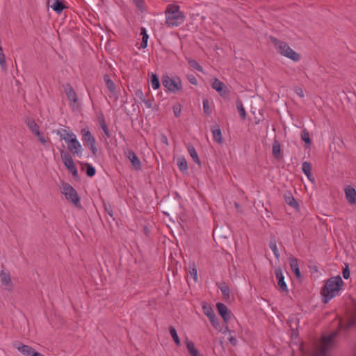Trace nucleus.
<instances>
[{"mask_svg": "<svg viewBox=\"0 0 356 356\" xmlns=\"http://www.w3.org/2000/svg\"><path fill=\"white\" fill-rule=\"evenodd\" d=\"M173 113L176 117H179L181 113V106L179 104H176L173 106Z\"/></svg>", "mask_w": 356, "mask_h": 356, "instance_id": "41", "label": "nucleus"}, {"mask_svg": "<svg viewBox=\"0 0 356 356\" xmlns=\"http://www.w3.org/2000/svg\"><path fill=\"white\" fill-rule=\"evenodd\" d=\"M177 164L181 172H185L188 170L187 161L184 157H179L177 161Z\"/></svg>", "mask_w": 356, "mask_h": 356, "instance_id": "25", "label": "nucleus"}, {"mask_svg": "<svg viewBox=\"0 0 356 356\" xmlns=\"http://www.w3.org/2000/svg\"><path fill=\"white\" fill-rule=\"evenodd\" d=\"M162 83L168 91L172 93H177L183 88L181 80L179 76L170 77L169 76H163Z\"/></svg>", "mask_w": 356, "mask_h": 356, "instance_id": "6", "label": "nucleus"}, {"mask_svg": "<svg viewBox=\"0 0 356 356\" xmlns=\"http://www.w3.org/2000/svg\"><path fill=\"white\" fill-rule=\"evenodd\" d=\"M202 104H203L204 112L207 115H209L211 114V109H210L209 102L208 99H204Z\"/></svg>", "mask_w": 356, "mask_h": 356, "instance_id": "39", "label": "nucleus"}, {"mask_svg": "<svg viewBox=\"0 0 356 356\" xmlns=\"http://www.w3.org/2000/svg\"><path fill=\"white\" fill-rule=\"evenodd\" d=\"M106 210L108 213V214L111 216V217H113V211L111 208H107L106 207Z\"/></svg>", "mask_w": 356, "mask_h": 356, "instance_id": "51", "label": "nucleus"}, {"mask_svg": "<svg viewBox=\"0 0 356 356\" xmlns=\"http://www.w3.org/2000/svg\"><path fill=\"white\" fill-rule=\"evenodd\" d=\"M189 353L191 354V356H202V355L200 354L199 351L196 348L190 351Z\"/></svg>", "mask_w": 356, "mask_h": 356, "instance_id": "49", "label": "nucleus"}, {"mask_svg": "<svg viewBox=\"0 0 356 356\" xmlns=\"http://www.w3.org/2000/svg\"><path fill=\"white\" fill-rule=\"evenodd\" d=\"M188 152L191 156L193 161L197 164H200V160L199 159L198 154L193 145H188L187 147Z\"/></svg>", "mask_w": 356, "mask_h": 356, "instance_id": "23", "label": "nucleus"}, {"mask_svg": "<svg viewBox=\"0 0 356 356\" xmlns=\"http://www.w3.org/2000/svg\"><path fill=\"white\" fill-rule=\"evenodd\" d=\"M104 79L107 88L112 95L115 93V85L114 82L109 78L108 75L104 76Z\"/></svg>", "mask_w": 356, "mask_h": 356, "instance_id": "22", "label": "nucleus"}, {"mask_svg": "<svg viewBox=\"0 0 356 356\" xmlns=\"http://www.w3.org/2000/svg\"><path fill=\"white\" fill-rule=\"evenodd\" d=\"M302 172L305 174L309 181H312V170L310 163L307 161H305L302 164Z\"/></svg>", "mask_w": 356, "mask_h": 356, "instance_id": "24", "label": "nucleus"}, {"mask_svg": "<svg viewBox=\"0 0 356 356\" xmlns=\"http://www.w3.org/2000/svg\"><path fill=\"white\" fill-rule=\"evenodd\" d=\"M81 134L83 137V141L86 143L87 145L89 146L93 154H96L97 152V148L95 146L96 140L95 138L92 136L91 132L89 131L88 128H83L81 129Z\"/></svg>", "mask_w": 356, "mask_h": 356, "instance_id": "9", "label": "nucleus"}, {"mask_svg": "<svg viewBox=\"0 0 356 356\" xmlns=\"http://www.w3.org/2000/svg\"><path fill=\"white\" fill-rule=\"evenodd\" d=\"M26 125L29 127V130L32 132L33 134L40 135V128L37 123L32 119H28L26 120Z\"/></svg>", "mask_w": 356, "mask_h": 356, "instance_id": "21", "label": "nucleus"}, {"mask_svg": "<svg viewBox=\"0 0 356 356\" xmlns=\"http://www.w3.org/2000/svg\"><path fill=\"white\" fill-rule=\"evenodd\" d=\"M140 34L142 35L141 47L144 49L147 47L149 39V35L147 33L145 28H141Z\"/></svg>", "mask_w": 356, "mask_h": 356, "instance_id": "27", "label": "nucleus"}, {"mask_svg": "<svg viewBox=\"0 0 356 356\" xmlns=\"http://www.w3.org/2000/svg\"><path fill=\"white\" fill-rule=\"evenodd\" d=\"M65 92L68 100L70 102V106L75 108L78 103V97L76 92L70 85H66L65 87Z\"/></svg>", "mask_w": 356, "mask_h": 356, "instance_id": "11", "label": "nucleus"}, {"mask_svg": "<svg viewBox=\"0 0 356 356\" xmlns=\"http://www.w3.org/2000/svg\"><path fill=\"white\" fill-rule=\"evenodd\" d=\"M0 281L3 289L8 291H12L14 289V284L12 282L10 273L4 270L0 272Z\"/></svg>", "mask_w": 356, "mask_h": 356, "instance_id": "10", "label": "nucleus"}, {"mask_svg": "<svg viewBox=\"0 0 356 356\" xmlns=\"http://www.w3.org/2000/svg\"><path fill=\"white\" fill-rule=\"evenodd\" d=\"M185 21V15L180 11L178 5L170 4L165 10V22L168 26L174 27L181 25Z\"/></svg>", "mask_w": 356, "mask_h": 356, "instance_id": "3", "label": "nucleus"}, {"mask_svg": "<svg viewBox=\"0 0 356 356\" xmlns=\"http://www.w3.org/2000/svg\"><path fill=\"white\" fill-rule=\"evenodd\" d=\"M219 289L225 298H229V289L225 284H221Z\"/></svg>", "mask_w": 356, "mask_h": 356, "instance_id": "37", "label": "nucleus"}, {"mask_svg": "<svg viewBox=\"0 0 356 356\" xmlns=\"http://www.w3.org/2000/svg\"><path fill=\"white\" fill-rule=\"evenodd\" d=\"M60 189L66 200L77 207H81L80 197L76 190L70 184L65 182L62 183Z\"/></svg>", "mask_w": 356, "mask_h": 356, "instance_id": "5", "label": "nucleus"}, {"mask_svg": "<svg viewBox=\"0 0 356 356\" xmlns=\"http://www.w3.org/2000/svg\"><path fill=\"white\" fill-rule=\"evenodd\" d=\"M225 330H226L227 331H229V329H228V327H225Z\"/></svg>", "mask_w": 356, "mask_h": 356, "instance_id": "57", "label": "nucleus"}, {"mask_svg": "<svg viewBox=\"0 0 356 356\" xmlns=\"http://www.w3.org/2000/svg\"><path fill=\"white\" fill-rule=\"evenodd\" d=\"M275 275L277 280V285L282 291H286L287 286L286 282H284V277L281 268H277L275 270Z\"/></svg>", "mask_w": 356, "mask_h": 356, "instance_id": "18", "label": "nucleus"}, {"mask_svg": "<svg viewBox=\"0 0 356 356\" xmlns=\"http://www.w3.org/2000/svg\"><path fill=\"white\" fill-rule=\"evenodd\" d=\"M229 341L231 342L232 344H234L235 345L236 343V339H234V337H231L230 339H229Z\"/></svg>", "mask_w": 356, "mask_h": 356, "instance_id": "52", "label": "nucleus"}, {"mask_svg": "<svg viewBox=\"0 0 356 356\" xmlns=\"http://www.w3.org/2000/svg\"><path fill=\"white\" fill-rule=\"evenodd\" d=\"M202 309L204 314L208 317V318H210L211 317H213V316L215 315L213 308L209 305L203 304Z\"/></svg>", "mask_w": 356, "mask_h": 356, "instance_id": "28", "label": "nucleus"}, {"mask_svg": "<svg viewBox=\"0 0 356 356\" xmlns=\"http://www.w3.org/2000/svg\"><path fill=\"white\" fill-rule=\"evenodd\" d=\"M212 134H213V140L218 143H221L222 141V133H221L220 129H213V130H212Z\"/></svg>", "mask_w": 356, "mask_h": 356, "instance_id": "30", "label": "nucleus"}, {"mask_svg": "<svg viewBox=\"0 0 356 356\" xmlns=\"http://www.w3.org/2000/svg\"><path fill=\"white\" fill-rule=\"evenodd\" d=\"M32 356H44V355H43L42 354L35 351L34 355H33Z\"/></svg>", "mask_w": 356, "mask_h": 356, "instance_id": "55", "label": "nucleus"}, {"mask_svg": "<svg viewBox=\"0 0 356 356\" xmlns=\"http://www.w3.org/2000/svg\"><path fill=\"white\" fill-rule=\"evenodd\" d=\"M211 87L215 90L220 96L225 95L227 92L226 85L217 78H214L211 81Z\"/></svg>", "mask_w": 356, "mask_h": 356, "instance_id": "13", "label": "nucleus"}, {"mask_svg": "<svg viewBox=\"0 0 356 356\" xmlns=\"http://www.w3.org/2000/svg\"><path fill=\"white\" fill-rule=\"evenodd\" d=\"M49 7L58 14H60L65 8L63 0H51Z\"/></svg>", "mask_w": 356, "mask_h": 356, "instance_id": "19", "label": "nucleus"}, {"mask_svg": "<svg viewBox=\"0 0 356 356\" xmlns=\"http://www.w3.org/2000/svg\"><path fill=\"white\" fill-rule=\"evenodd\" d=\"M275 45L278 52L282 56L287 57L293 61H298L300 60V56L291 49L285 42L276 41Z\"/></svg>", "mask_w": 356, "mask_h": 356, "instance_id": "7", "label": "nucleus"}, {"mask_svg": "<svg viewBox=\"0 0 356 356\" xmlns=\"http://www.w3.org/2000/svg\"><path fill=\"white\" fill-rule=\"evenodd\" d=\"M337 334L333 332L328 336H323L318 343L315 351L313 350V356H330V351L334 346V339Z\"/></svg>", "mask_w": 356, "mask_h": 356, "instance_id": "4", "label": "nucleus"}, {"mask_svg": "<svg viewBox=\"0 0 356 356\" xmlns=\"http://www.w3.org/2000/svg\"><path fill=\"white\" fill-rule=\"evenodd\" d=\"M297 94L300 96V97H303L304 95H303V91L301 90V89H298L297 90Z\"/></svg>", "mask_w": 356, "mask_h": 356, "instance_id": "53", "label": "nucleus"}, {"mask_svg": "<svg viewBox=\"0 0 356 356\" xmlns=\"http://www.w3.org/2000/svg\"><path fill=\"white\" fill-rule=\"evenodd\" d=\"M188 65L193 69L198 72H204L202 67L198 63V62L192 58H186Z\"/></svg>", "mask_w": 356, "mask_h": 356, "instance_id": "26", "label": "nucleus"}, {"mask_svg": "<svg viewBox=\"0 0 356 356\" xmlns=\"http://www.w3.org/2000/svg\"><path fill=\"white\" fill-rule=\"evenodd\" d=\"M356 325V311L348 317L339 321V327L341 330H348Z\"/></svg>", "mask_w": 356, "mask_h": 356, "instance_id": "12", "label": "nucleus"}, {"mask_svg": "<svg viewBox=\"0 0 356 356\" xmlns=\"http://www.w3.org/2000/svg\"><path fill=\"white\" fill-rule=\"evenodd\" d=\"M170 335H171L172 338L173 339L175 344L177 346H179L181 345V341H180V339L179 338V336L177 333L175 328L173 327H170Z\"/></svg>", "mask_w": 356, "mask_h": 356, "instance_id": "31", "label": "nucleus"}, {"mask_svg": "<svg viewBox=\"0 0 356 356\" xmlns=\"http://www.w3.org/2000/svg\"><path fill=\"white\" fill-rule=\"evenodd\" d=\"M289 265L292 270V271L294 273L296 276L298 278H300L301 277V273L299 269L298 262V260L294 257H290L289 258Z\"/></svg>", "mask_w": 356, "mask_h": 356, "instance_id": "20", "label": "nucleus"}, {"mask_svg": "<svg viewBox=\"0 0 356 356\" xmlns=\"http://www.w3.org/2000/svg\"><path fill=\"white\" fill-rule=\"evenodd\" d=\"M301 138L303 141L305 142V143L308 144L310 143V138H309V134L306 130H304L302 131L301 134Z\"/></svg>", "mask_w": 356, "mask_h": 356, "instance_id": "44", "label": "nucleus"}, {"mask_svg": "<svg viewBox=\"0 0 356 356\" xmlns=\"http://www.w3.org/2000/svg\"><path fill=\"white\" fill-rule=\"evenodd\" d=\"M285 201L292 207L297 208L298 207V202L296 201L290 193L285 195Z\"/></svg>", "mask_w": 356, "mask_h": 356, "instance_id": "32", "label": "nucleus"}, {"mask_svg": "<svg viewBox=\"0 0 356 356\" xmlns=\"http://www.w3.org/2000/svg\"><path fill=\"white\" fill-rule=\"evenodd\" d=\"M127 156L130 162L131 163L133 167L137 170H140L141 162L138 158L137 155L135 154V152H134L131 150H129L128 151Z\"/></svg>", "mask_w": 356, "mask_h": 356, "instance_id": "16", "label": "nucleus"}, {"mask_svg": "<svg viewBox=\"0 0 356 356\" xmlns=\"http://www.w3.org/2000/svg\"><path fill=\"white\" fill-rule=\"evenodd\" d=\"M187 79H188V81L193 85H195L196 86L197 84V81L196 79V78L195 77V76L192 75V74H188L187 76Z\"/></svg>", "mask_w": 356, "mask_h": 356, "instance_id": "47", "label": "nucleus"}, {"mask_svg": "<svg viewBox=\"0 0 356 356\" xmlns=\"http://www.w3.org/2000/svg\"><path fill=\"white\" fill-rule=\"evenodd\" d=\"M343 284V282L339 275L328 279L321 290L323 302L326 304L332 298L339 295Z\"/></svg>", "mask_w": 356, "mask_h": 356, "instance_id": "2", "label": "nucleus"}, {"mask_svg": "<svg viewBox=\"0 0 356 356\" xmlns=\"http://www.w3.org/2000/svg\"><path fill=\"white\" fill-rule=\"evenodd\" d=\"M345 195L347 201L351 204H356V191L350 186L345 188Z\"/></svg>", "mask_w": 356, "mask_h": 356, "instance_id": "17", "label": "nucleus"}, {"mask_svg": "<svg viewBox=\"0 0 356 356\" xmlns=\"http://www.w3.org/2000/svg\"><path fill=\"white\" fill-rule=\"evenodd\" d=\"M209 320L210 321V323H211V325L213 326V327L215 329H216V330L219 329L220 323H219L218 318L216 316V314L214 316H213V317H211L210 318H209Z\"/></svg>", "mask_w": 356, "mask_h": 356, "instance_id": "40", "label": "nucleus"}, {"mask_svg": "<svg viewBox=\"0 0 356 356\" xmlns=\"http://www.w3.org/2000/svg\"><path fill=\"white\" fill-rule=\"evenodd\" d=\"M236 107L238 111L239 115L242 119H245L246 111L241 102H237Z\"/></svg>", "mask_w": 356, "mask_h": 356, "instance_id": "34", "label": "nucleus"}, {"mask_svg": "<svg viewBox=\"0 0 356 356\" xmlns=\"http://www.w3.org/2000/svg\"><path fill=\"white\" fill-rule=\"evenodd\" d=\"M216 307L225 322L228 323L231 318V313L227 307L223 303L218 302L216 304Z\"/></svg>", "mask_w": 356, "mask_h": 356, "instance_id": "14", "label": "nucleus"}, {"mask_svg": "<svg viewBox=\"0 0 356 356\" xmlns=\"http://www.w3.org/2000/svg\"><path fill=\"white\" fill-rule=\"evenodd\" d=\"M342 274H343V277L344 279L349 278V277H350V270H349V268H348V266H346V268H344L343 269Z\"/></svg>", "mask_w": 356, "mask_h": 356, "instance_id": "48", "label": "nucleus"}, {"mask_svg": "<svg viewBox=\"0 0 356 356\" xmlns=\"http://www.w3.org/2000/svg\"><path fill=\"white\" fill-rule=\"evenodd\" d=\"M56 134L60 140H63L67 144L68 150L74 155L81 157L83 154V148L76 136L72 131L61 129L56 131Z\"/></svg>", "mask_w": 356, "mask_h": 356, "instance_id": "1", "label": "nucleus"}, {"mask_svg": "<svg viewBox=\"0 0 356 356\" xmlns=\"http://www.w3.org/2000/svg\"><path fill=\"white\" fill-rule=\"evenodd\" d=\"M270 248L271 249V250L273 251L275 257L278 259L280 257V254H279V251H278V249H277V244L275 241H271L270 243Z\"/></svg>", "mask_w": 356, "mask_h": 356, "instance_id": "38", "label": "nucleus"}, {"mask_svg": "<svg viewBox=\"0 0 356 356\" xmlns=\"http://www.w3.org/2000/svg\"><path fill=\"white\" fill-rule=\"evenodd\" d=\"M0 65H1V67H4L6 65L5 55L3 52V49L1 45H0Z\"/></svg>", "mask_w": 356, "mask_h": 356, "instance_id": "45", "label": "nucleus"}, {"mask_svg": "<svg viewBox=\"0 0 356 356\" xmlns=\"http://www.w3.org/2000/svg\"><path fill=\"white\" fill-rule=\"evenodd\" d=\"M190 276L193 279L195 282H197V270L195 267V264H193L190 266V271H189Z\"/></svg>", "mask_w": 356, "mask_h": 356, "instance_id": "35", "label": "nucleus"}, {"mask_svg": "<svg viewBox=\"0 0 356 356\" xmlns=\"http://www.w3.org/2000/svg\"><path fill=\"white\" fill-rule=\"evenodd\" d=\"M86 174L89 177H92L95 174V168L90 164H87L86 165Z\"/></svg>", "mask_w": 356, "mask_h": 356, "instance_id": "43", "label": "nucleus"}, {"mask_svg": "<svg viewBox=\"0 0 356 356\" xmlns=\"http://www.w3.org/2000/svg\"><path fill=\"white\" fill-rule=\"evenodd\" d=\"M161 142L165 145H168V138L165 136H162Z\"/></svg>", "mask_w": 356, "mask_h": 356, "instance_id": "50", "label": "nucleus"}, {"mask_svg": "<svg viewBox=\"0 0 356 356\" xmlns=\"http://www.w3.org/2000/svg\"><path fill=\"white\" fill-rule=\"evenodd\" d=\"M99 122L101 126V128L102 129V130H103L104 133L105 134V135L106 136V137L109 138L111 136L110 132H109L108 128L106 124V121H105L104 117H101L99 118Z\"/></svg>", "mask_w": 356, "mask_h": 356, "instance_id": "29", "label": "nucleus"}, {"mask_svg": "<svg viewBox=\"0 0 356 356\" xmlns=\"http://www.w3.org/2000/svg\"><path fill=\"white\" fill-rule=\"evenodd\" d=\"M185 343L188 352L195 348L194 343L192 341H191L188 337H186L185 339Z\"/></svg>", "mask_w": 356, "mask_h": 356, "instance_id": "42", "label": "nucleus"}, {"mask_svg": "<svg viewBox=\"0 0 356 356\" xmlns=\"http://www.w3.org/2000/svg\"><path fill=\"white\" fill-rule=\"evenodd\" d=\"M312 270H313V273H317V272H318V269L316 268V266H313Z\"/></svg>", "mask_w": 356, "mask_h": 356, "instance_id": "56", "label": "nucleus"}, {"mask_svg": "<svg viewBox=\"0 0 356 356\" xmlns=\"http://www.w3.org/2000/svg\"><path fill=\"white\" fill-rule=\"evenodd\" d=\"M151 86L154 90H157L160 87L159 78L154 74H152L151 76Z\"/></svg>", "mask_w": 356, "mask_h": 356, "instance_id": "33", "label": "nucleus"}, {"mask_svg": "<svg viewBox=\"0 0 356 356\" xmlns=\"http://www.w3.org/2000/svg\"><path fill=\"white\" fill-rule=\"evenodd\" d=\"M35 136L38 138V140L40 141V143H42V145L47 144V140L46 138L40 132V135H35Z\"/></svg>", "mask_w": 356, "mask_h": 356, "instance_id": "46", "label": "nucleus"}, {"mask_svg": "<svg viewBox=\"0 0 356 356\" xmlns=\"http://www.w3.org/2000/svg\"><path fill=\"white\" fill-rule=\"evenodd\" d=\"M15 347L24 356H32L35 352L31 346L22 344L19 342L16 343Z\"/></svg>", "mask_w": 356, "mask_h": 356, "instance_id": "15", "label": "nucleus"}, {"mask_svg": "<svg viewBox=\"0 0 356 356\" xmlns=\"http://www.w3.org/2000/svg\"><path fill=\"white\" fill-rule=\"evenodd\" d=\"M281 148L280 145L277 141L274 142L273 145V154L275 157L278 158L280 155Z\"/></svg>", "mask_w": 356, "mask_h": 356, "instance_id": "36", "label": "nucleus"}, {"mask_svg": "<svg viewBox=\"0 0 356 356\" xmlns=\"http://www.w3.org/2000/svg\"><path fill=\"white\" fill-rule=\"evenodd\" d=\"M61 159L66 168L74 177L78 176V170L69 152L60 151Z\"/></svg>", "mask_w": 356, "mask_h": 356, "instance_id": "8", "label": "nucleus"}, {"mask_svg": "<svg viewBox=\"0 0 356 356\" xmlns=\"http://www.w3.org/2000/svg\"><path fill=\"white\" fill-rule=\"evenodd\" d=\"M145 105H146V106H147V108H151L152 104H151V103H150L149 101H145Z\"/></svg>", "mask_w": 356, "mask_h": 356, "instance_id": "54", "label": "nucleus"}]
</instances>
